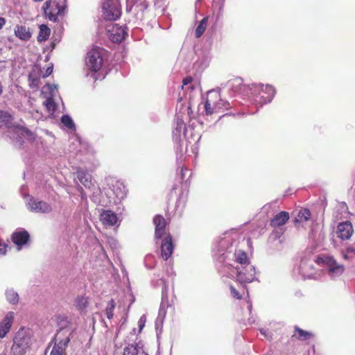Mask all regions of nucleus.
<instances>
[{
    "label": "nucleus",
    "instance_id": "nucleus-1",
    "mask_svg": "<svg viewBox=\"0 0 355 355\" xmlns=\"http://www.w3.org/2000/svg\"><path fill=\"white\" fill-rule=\"evenodd\" d=\"M236 235L225 234L214 249V257L223 276L236 279L241 284L257 279L256 270L243 250L237 249Z\"/></svg>",
    "mask_w": 355,
    "mask_h": 355
},
{
    "label": "nucleus",
    "instance_id": "nucleus-2",
    "mask_svg": "<svg viewBox=\"0 0 355 355\" xmlns=\"http://www.w3.org/2000/svg\"><path fill=\"white\" fill-rule=\"evenodd\" d=\"M245 88L250 90L248 98L260 107L270 103L276 94L275 88L268 84L252 83Z\"/></svg>",
    "mask_w": 355,
    "mask_h": 355
},
{
    "label": "nucleus",
    "instance_id": "nucleus-3",
    "mask_svg": "<svg viewBox=\"0 0 355 355\" xmlns=\"http://www.w3.org/2000/svg\"><path fill=\"white\" fill-rule=\"evenodd\" d=\"M105 55L106 51L98 46L92 49L87 54L86 66L90 71L94 72L92 76L95 80L98 79L95 73L101 69Z\"/></svg>",
    "mask_w": 355,
    "mask_h": 355
},
{
    "label": "nucleus",
    "instance_id": "nucleus-4",
    "mask_svg": "<svg viewBox=\"0 0 355 355\" xmlns=\"http://www.w3.org/2000/svg\"><path fill=\"white\" fill-rule=\"evenodd\" d=\"M31 345L28 330L20 328L15 334L10 349L11 355H24Z\"/></svg>",
    "mask_w": 355,
    "mask_h": 355
},
{
    "label": "nucleus",
    "instance_id": "nucleus-5",
    "mask_svg": "<svg viewBox=\"0 0 355 355\" xmlns=\"http://www.w3.org/2000/svg\"><path fill=\"white\" fill-rule=\"evenodd\" d=\"M173 135L174 140L177 142H180L182 137H183L189 143L191 142V140L198 143L201 137L200 135L193 133L192 126L187 127L184 121L180 119H178L176 121V126L173 131Z\"/></svg>",
    "mask_w": 355,
    "mask_h": 355
},
{
    "label": "nucleus",
    "instance_id": "nucleus-6",
    "mask_svg": "<svg viewBox=\"0 0 355 355\" xmlns=\"http://www.w3.org/2000/svg\"><path fill=\"white\" fill-rule=\"evenodd\" d=\"M319 264H322L328 275L331 279H336L342 275L345 270L344 265L339 263L333 256L322 255L317 259Z\"/></svg>",
    "mask_w": 355,
    "mask_h": 355
},
{
    "label": "nucleus",
    "instance_id": "nucleus-7",
    "mask_svg": "<svg viewBox=\"0 0 355 355\" xmlns=\"http://www.w3.org/2000/svg\"><path fill=\"white\" fill-rule=\"evenodd\" d=\"M43 9L49 20L56 21L59 16H63L66 12V0H49L44 3Z\"/></svg>",
    "mask_w": 355,
    "mask_h": 355
},
{
    "label": "nucleus",
    "instance_id": "nucleus-8",
    "mask_svg": "<svg viewBox=\"0 0 355 355\" xmlns=\"http://www.w3.org/2000/svg\"><path fill=\"white\" fill-rule=\"evenodd\" d=\"M121 15V8L119 0H103L102 16L105 20L115 21Z\"/></svg>",
    "mask_w": 355,
    "mask_h": 355
},
{
    "label": "nucleus",
    "instance_id": "nucleus-9",
    "mask_svg": "<svg viewBox=\"0 0 355 355\" xmlns=\"http://www.w3.org/2000/svg\"><path fill=\"white\" fill-rule=\"evenodd\" d=\"M26 187L22 186L21 187V193L24 199H26V205L28 209L35 213H44L47 214L51 211V205L45 201L35 199L33 197L28 194H24Z\"/></svg>",
    "mask_w": 355,
    "mask_h": 355
},
{
    "label": "nucleus",
    "instance_id": "nucleus-10",
    "mask_svg": "<svg viewBox=\"0 0 355 355\" xmlns=\"http://www.w3.org/2000/svg\"><path fill=\"white\" fill-rule=\"evenodd\" d=\"M72 331L68 329H60L50 355H63L71 340Z\"/></svg>",
    "mask_w": 355,
    "mask_h": 355
},
{
    "label": "nucleus",
    "instance_id": "nucleus-11",
    "mask_svg": "<svg viewBox=\"0 0 355 355\" xmlns=\"http://www.w3.org/2000/svg\"><path fill=\"white\" fill-rule=\"evenodd\" d=\"M218 99H219L218 92L210 90L207 92V98L205 101V111L207 115L219 113V110L222 107L217 104Z\"/></svg>",
    "mask_w": 355,
    "mask_h": 355
},
{
    "label": "nucleus",
    "instance_id": "nucleus-12",
    "mask_svg": "<svg viewBox=\"0 0 355 355\" xmlns=\"http://www.w3.org/2000/svg\"><path fill=\"white\" fill-rule=\"evenodd\" d=\"M109 39L114 43L121 42L127 35L125 27L116 24H111L106 26Z\"/></svg>",
    "mask_w": 355,
    "mask_h": 355
},
{
    "label": "nucleus",
    "instance_id": "nucleus-13",
    "mask_svg": "<svg viewBox=\"0 0 355 355\" xmlns=\"http://www.w3.org/2000/svg\"><path fill=\"white\" fill-rule=\"evenodd\" d=\"M298 272L303 279H318L321 276V272L315 269L313 263L307 260L301 261Z\"/></svg>",
    "mask_w": 355,
    "mask_h": 355
},
{
    "label": "nucleus",
    "instance_id": "nucleus-14",
    "mask_svg": "<svg viewBox=\"0 0 355 355\" xmlns=\"http://www.w3.org/2000/svg\"><path fill=\"white\" fill-rule=\"evenodd\" d=\"M106 194L108 196L109 200L106 202V205L116 203V200L114 199V196L118 200H121L125 197L126 191L125 188L123 183L120 182H116L114 184L112 185V188H110L106 192Z\"/></svg>",
    "mask_w": 355,
    "mask_h": 355
},
{
    "label": "nucleus",
    "instance_id": "nucleus-15",
    "mask_svg": "<svg viewBox=\"0 0 355 355\" xmlns=\"http://www.w3.org/2000/svg\"><path fill=\"white\" fill-rule=\"evenodd\" d=\"M227 85L229 89L232 90V95L239 94L248 98L250 90L245 87H250V85L243 84L241 78H236L231 80L228 82Z\"/></svg>",
    "mask_w": 355,
    "mask_h": 355
},
{
    "label": "nucleus",
    "instance_id": "nucleus-16",
    "mask_svg": "<svg viewBox=\"0 0 355 355\" xmlns=\"http://www.w3.org/2000/svg\"><path fill=\"white\" fill-rule=\"evenodd\" d=\"M353 233L354 229L349 221L341 222L337 226L336 236L343 241L349 240Z\"/></svg>",
    "mask_w": 355,
    "mask_h": 355
},
{
    "label": "nucleus",
    "instance_id": "nucleus-17",
    "mask_svg": "<svg viewBox=\"0 0 355 355\" xmlns=\"http://www.w3.org/2000/svg\"><path fill=\"white\" fill-rule=\"evenodd\" d=\"M161 256L164 260H168L174 250V245L173 243L171 236L168 234L162 240L161 243Z\"/></svg>",
    "mask_w": 355,
    "mask_h": 355
},
{
    "label": "nucleus",
    "instance_id": "nucleus-18",
    "mask_svg": "<svg viewBox=\"0 0 355 355\" xmlns=\"http://www.w3.org/2000/svg\"><path fill=\"white\" fill-rule=\"evenodd\" d=\"M45 88H47L50 92V96L47 98L44 103L49 114H53L56 109L55 103L53 101V97L58 93V86L56 85L46 84Z\"/></svg>",
    "mask_w": 355,
    "mask_h": 355
},
{
    "label": "nucleus",
    "instance_id": "nucleus-19",
    "mask_svg": "<svg viewBox=\"0 0 355 355\" xmlns=\"http://www.w3.org/2000/svg\"><path fill=\"white\" fill-rule=\"evenodd\" d=\"M15 313L13 311L8 312L0 322V338H3L10 331L13 320Z\"/></svg>",
    "mask_w": 355,
    "mask_h": 355
},
{
    "label": "nucleus",
    "instance_id": "nucleus-20",
    "mask_svg": "<svg viewBox=\"0 0 355 355\" xmlns=\"http://www.w3.org/2000/svg\"><path fill=\"white\" fill-rule=\"evenodd\" d=\"M289 219V214L287 211H281L276 214L273 218L270 220V225L273 227H280V232H278V231H275L274 234H282L283 233V225L286 224V223Z\"/></svg>",
    "mask_w": 355,
    "mask_h": 355
},
{
    "label": "nucleus",
    "instance_id": "nucleus-21",
    "mask_svg": "<svg viewBox=\"0 0 355 355\" xmlns=\"http://www.w3.org/2000/svg\"><path fill=\"white\" fill-rule=\"evenodd\" d=\"M76 175L78 180L85 186V187L92 189L94 193L96 189L98 190V188L96 187L92 180V175L89 173L83 170H78Z\"/></svg>",
    "mask_w": 355,
    "mask_h": 355
},
{
    "label": "nucleus",
    "instance_id": "nucleus-22",
    "mask_svg": "<svg viewBox=\"0 0 355 355\" xmlns=\"http://www.w3.org/2000/svg\"><path fill=\"white\" fill-rule=\"evenodd\" d=\"M12 241L21 250L29 239V234L26 230L17 231L12 234Z\"/></svg>",
    "mask_w": 355,
    "mask_h": 355
},
{
    "label": "nucleus",
    "instance_id": "nucleus-23",
    "mask_svg": "<svg viewBox=\"0 0 355 355\" xmlns=\"http://www.w3.org/2000/svg\"><path fill=\"white\" fill-rule=\"evenodd\" d=\"M153 223L155 226V238L160 239L166 234V220L163 216L157 215L155 216Z\"/></svg>",
    "mask_w": 355,
    "mask_h": 355
},
{
    "label": "nucleus",
    "instance_id": "nucleus-24",
    "mask_svg": "<svg viewBox=\"0 0 355 355\" xmlns=\"http://www.w3.org/2000/svg\"><path fill=\"white\" fill-rule=\"evenodd\" d=\"M209 62L210 56L208 53L200 51L198 54V58L193 63V67L197 71H202L209 65Z\"/></svg>",
    "mask_w": 355,
    "mask_h": 355
},
{
    "label": "nucleus",
    "instance_id": "nucleus-25",
    "mask_svg": "<svg viewBox=\"0 0 355 355\" xmlns=\"http://www.w3.org/2000/svg\"><path fill=\"white\" fill-rule=\"evenodd\" d=\"M311 219V212L308 209H302L297 214L294 220L295 226L297 228L304 227V223L308 222Z\"/></svg>",
    "mask_w": 355,
    "mask_h": 355
},
{
    "label": "nucleus",
    "instance_id": "nucleus-26",
    "mask_svg": "<svg viewBox=\"0 0 355 355\" xmlns=\"http://www.w3.org/2000/svg\"><path fill=\"white\" fill-rule=\"evenodd\" d=\"M101 220L105 225L113 226L117 224L118 218L112 211L106 210L101 214Z\"/></svg>",
    "mask_w": 355,
    "mask_h": 355
},
{
    "label": "nucleus",
    "instance_id": "nucleus-27",
    "mask_svg": "<svg viewBox=\"0 0 355 355\" xmlns=\"http://www.w3.org/2000/svg\"><path fill=\"white\" fill-rule=\"evenodd\" d=\"M225 0H212V10L216 19L218 21L224 14Z\"/></svg>",
    "mask_w": 355,
    "mask_h": 355
},
{
    "label": "nucleus",
    "instance_id": "nucleus-28",
    "mask_svg": "<svg viewBox=\"0 0 355 355\" xmlns=\"http://www.w3.org/2000/svg\"><path fill=\"white\" fill-rule=\"evenodd\" d=\"M15 35L24 41L28 40L31 36L28 29L24 26H17L15 28Z\"/></svg>",
    "mask_w": 355,
    "mask_h": 355
},
{
    "label": "nucleus",
    "instance_id": "nucleus-29",
    "mask_svg": "<svg viewBox=\"0 0 355 355\" xmlns=\"http://www.w3.org/2000/svg\"><path fill=\"white\" fill-rule=\"evenodd\" d=\"M123 355H148L137 345H128L123 349Z\"/></svg>",
    "mask_w": 355,
    "mask_h": 355
},
{
    "label": "nucleus",
    "instance_id": "nucleus-30",
    "mask_svg": "<svg viewBox=\"0 0 355 355\" xmlns=\"http://www.w3.org/2000/svg\"><path fill=\"white\" fill-rule=\"evenodd\" d=\"M80 146H81V148H84L86 150V158H85V159H81V162H91V163L94 164V162L95 160V158H94L95 151H94V148L92 146H90L87 144H80Z\"/></svg>",
    "mask_w": 355,
    "mask_h": 355
},
{
    "label": "nucleus",
    "instance_id": "nucleus-31",
    "mask_svg": "<svg viewBox=\"0 0 355 355\" xmlns=\"http://www.w3.org/2000/svg\"><path fill=\"white\" fill-rule=\"evenodd\" d=\"M340 254L344 260L352 261L355 258V247L347 246L345 250L340 251Z\"/></svg>",
    "mask_w": 355,
    "mask_h": 355
},
{
    "label": "nucleus",
    "instance_id": "nucleus-32",
    "mask_svg": "<svg viewBox=\"0 0 355 355\" xmlns=\"http://www.w3.org/2000/svg\"><path fill=\"white\" fill-rule=\"evenodd\" d=\"M6 300L12 304H16L19 302V295L12 288H8L6 291Z\"/></svg>",
    "mask_w": 355,
    "mask_h": 355
},
{
    "label": "nucleus",
    "instance_id": "nucleus-33",
    "mask_svg": "<svg viewBox=\"0 0 355 355\" xmlns=\"http://www.w3.org/2000/svg\"><path fill=\"white\" fill-rule=\"evenodd\" d=\"M51 30L50 28L45 24H42L40 26V32L37 36V40L40 42L46 40L50 35Z\"/></svg>",
    "mask_w": 355,
    "mask_h": 355
},
{
    "label": "nucleus",
    "instance_id": "nucleus-34",
    "mask_svg": "<svg viewBox=\"0 0 355 355\" xmlns=\"http://www.w3.org/2000/svg\"><path fill=\"white\" fill-rule=\"evenodd\" d=\"M207 21H208L207 17H204L200 21L199 24L198 25V26L196 29V32H195L196 37L197 38H199L200 37H201L202 35L204 33V32L206 29L207 25Z\"/></svg>",
    "mask_w": 355,
    "mask_h": 355
},
{
    "label": "nucleus",
    "instance_id": "nucleus-35",
    "mask_svg": "<svg viewBox=\"0 0 355 355\" xmlns=\"http://www.w3.org/2000/svg\"><path fill=\"white\" fill-rule=\"evenodd\" d=\"M295 336L298 340H307L311 338L312 334L309 331L300 329L299 327H295Z\"/></svg>",
    "mask_w": 355,
    "mask_h": 355
},
{
    "label": "nucleus",
    "instance_id": "nucleus-36",
    "mask_svg": "<svg viewBox=\"0 0 355 355\" xmlns=\"http://www.w3.org/2000/svg\"><path fill=\"white\" fill-rule=\"evenodd\" d=\"M116 304L114 300H111L109 301L106 308H105V314L107 318L110 320L113 318L114 315V310L115 309Z\"/></svg>",
    "mask_w": 355,
    "mask_h": 355
},
{
    "label": "nucleus",
    "instance_id": "nucleus-37",
    "mask_svg": "<svg viewBox=\"0 0 355 355\" xmlns=\"http://www.w3.org/2000/svg\"><path fill=\"white\" fill-rule=\"evenodd\" d=\"M61 122L66 128L70 130L75 129V124L69 115H63L61 118Z\"/></svg>",
    "mask_w": 355,
    "mask_h": 355
},
{
    "label": "nucleus",
    "instance_id": "nucleus-38",
    "mask_svg": "<svg viewBox=\"0 0 355 355\" xmlns=\"http://www.w3.org/2000/svg\"><path fill=\"white\" fill-rule=\"evenodd\" d=\"M20 134L27 138L29 141H33L35 139V137L33 133L29 130L28 128L25 127H21L19 129Z\"/></svg>",
    "mask_w": 355,
    "mask_h": 355
},
{
    "label": "nucleus",
    "instance_id": "nucleus-39",
    "mask_svg": "<svg viewBox=\"0 0 355 355\" xmlns=\"http://www.w3.org/2000/svg\"><path fill=\"white\" fill-rule=\"evenodd\" d=\"M20 134L27 138L29 141H33L35 139V137L33 133L29 130L28 128L25 127H21L19 129Z\"/></svg>",
    "mask_w": 355,
    "mask_h": 355
},
{
    "label": "nucleus",
    "instance_id": "nucleus-40",
    "mask_svg": "<svg viewBox=\"0 0 355 355\" xmlns=\"http://www.w3.org/2000/svg\"><path fill=\"white\" fill-rule=\"evenodd\" d=\"M76 304L78 309L83 310L87 306V300L84 297H78L76 300Z\"/></svg>",
    "mask_w": 355,
    "mask_h": 355
},
{
    "label": "nucleus",
    "instance_id": "nucleus-41",
    "mask_svg": "<svg viewBox=\"0 0 355 355\" xmlns=\"http://www.w3.org/2000/svg\"><path fill=\"white\" fill-rule=\"evenodd\" d=\"M10 119L11 116L8 112L0 110V124L7 123Z\"/></svg>",
    "mask_w": 355,
    "mask_h": 355
},
{
    "label": "nucleus",
    "instance_id": "nucleus-42",
    "mask_svg": "<svg viewBox=\"0 0 355 355\" xmlns=\"http://www.w3.org/2000/svg\"><path fill=\"white\" fill-rule=\"evenodd\" d=\"M217 104L220 105L222 108L220 109L219 112H223L225 110H227L230 108V104L228 101L223 100L220 98V96L219 95V99L217 100Z\"/></svg>",
    "mask_w": 355,
    "mask_h": 355
},
{
    "label": "nucleus",
    "instance_id": "nucleus-43",
    "mask_svg": "<svg viewBox=\"0 0 355 355\" xmlns=\"http://www.w3.org/2000/svg\"><path fill=\"white\" fill-rule=\"evenodd\" d=\"M9 243L8 239H0V254L5 255L6 254Z\"/></svg>",
    "mask_w": 355,
    "mask_h": 355
},
{
    "label": "nucleus",
    "instance_id": "nucleus-44",
    "mask_svg": "<svg viewBox=\"0 0 355 355\" xmlns=\"http://www.w3.org/2000/svg\"><path fill=\"white\" fill-rule=\"evenodd\" d=\"M180 179L181 181H183L187 176L189 178L191 175V172L187 168H182L180 171Z\"/></svg>",
    "mask_w": 355,
    "mask_h": 355
},
{
    "label": "nucleus",
    "instance_id": "nucleus-45",
    "mask_svg": "<svg viewBox=\"0 0 355 355\" xmlns=\"http://www.w3.org/2000/svg\"><path fill=\"white\" fill-rule=\"evenodd\" d=\"M230 291L231 295L236 299H241V295H240L239 292L232 286H230Z\"/></svg>",
    "mask_w": 355,
    "mask_h": 355
},
{
    "label": "nucleus",
    "instance_id": "nucleus-46",
    "mask_svg": "<svg viewBox=\"0 0 355 355\" xmlns=\"http://www.w3.org/2000/svg\"><path fill=\"white\" fill-rule=\"evenodd\" d=\"M146 321V318L144 315H141L138 321V326L139 328V330L141 331L144 327L145 326V323Z\"/></svg>",
    "mask_w": 355,
    "mask_h": 355
},
{
    "label": "nucleus",
    "instance_id": "nucleus-47",
    "mask_svg": "<svg viewBox=\"0 0 355 355\" xmlns=\"http://www.w3.org/2000/svg\"><path fill=\"white\" fill-rule=\"evenodd\" d=\"M28 79H29L30 81H31V83H30V86L31 87L37 85V83L39 82V80L37 78H32V76L29 75L28 76Z\"/></svg>",
    "mask_w": 355,
    "mask_h": 355
},
{
    "label": "nucleus",
    "instance_id": "nucleus-48",
    "mask_svg": "<svg viewBox=\"0 0 355 355\" xmlns=\"http://www.w3.org/2000/svg\"><path fill=\"white\" fill-rule=\"evenodd\" d=\"M259 331H260L261 334H262L265 338H268V339H269V338H271V334H270V333L268 331L265 330V329H261Z\"/></svg>",
    "mask_w": 355,
    "mask_h": 355
},
{
    "label": "nucleus",
    "instance_id": "nucleus-49",
    "mask_svg": "<svg viewBox=\"0 0 355 355\" xmlns=\"http://www.w3.org/2000/svg\"><path fill=\"white\" fill-rule=\"evenodd\" d=\"M53 72V66L47 67L45 73L43 74V78H46L51 74Z\"/></svg>",
    "mask_w": 355,
    "mask_h": 355
},
{
    "label": "nucleus",
    "instance_id": "nucleus-50",
    "mask_svg": "<svg viewBox=\"0 0 355 355\" xmlns=\"http://www.w3.org/2000/svg\"><path fill=\"white\" fill-rule=\"evenodd\" d=\"M182 205V207H183L184 206V200L182 198H179L178 200L176 202V209H178V207Z\"/></svg>",
    "mask_w": 355,
    "mask_h": 355
},
{
    "label": "nucleus",
    "instance_id": "nucleus-51",
    "mask_svg": "<svg viewBox=\"0 0 355 355\" xmlns=\"http://www.w3.org/2000/svg\"><path fill=\"white\" fill-rule=\"evenodd\" d=\"M192 80V78L191 77L186 78L183 80L182 83L184 85H187L189 84Z\"/></svg>",
    "mask_w": 355,
    "mask_h": 355
},
{
    "label": "nucleus",
    "instance_id": "nucleus-52",
    "mask_svg": "<svg viewBox=\"0 0 355 355\" xmlns=\"http://www.w3.org/2000/svg\"><path fill=\"white\" fill-rule=\"evenodd\" d=\"M6 21L5 18L0 17V29H1L3 27V26L6 24Z\"/></svg>",
    "mask_w": 355,
    "mask_h": 355
},
{
    "label": "nucleus",
    "instance_id": "nucleus-53",
    "mask_svg": "<svg viewBox=\"0 0 355 355\" xmlns=\"http://www.w3.org/2000/svg\"><path fill=\"white\" fill-rule=\"evenodd\" d=\"M252 303L249 301H248V309L249 310V312L251 313L252 311Z\"/></svg>",
    "mask_w": 355,
    "mask_h": 355
},
{
    "label": "nucleus",
    "instance_id": "nucleus-54",
    "mask_svg": "<svg viewBox=\"0 0 355 355\" xmlns=\"http://www.w3.org/2000/svg\"><path fill=\"white\" fill-rule=\"evenodd\" d=\"M2 92H3V87L1 85V83H0V96L1 95Z\"/></svg>",
    "mask_w": 355,
    "mask_h": 355
},
{
    "label": "nucleus",
    "instance_id": "nucleus-55",
    "mask_svg": "<svg viewBox=\"0 0 355 355\" xmlns=\"http://www.w3.org/2000/svg\"><path fill=\"white\" fill-rule=\"evenodd\" d=\"M249 320H250V321H249V322H250V323H253V322H254V320L251 321V320H250V319H249Z\"/></svg>",
    "mask_w": 355,
    "mask_h": 355
}]
</instances>
